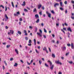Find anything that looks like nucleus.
<instances>
[{
    "instance_id": "obj_1",
    "label": "nucleus",
    "mask_w": 74,
    "mask_h": 74,
    "mask_svg": "<svg viewBox=\"0 0 74 74\" xmlns=\"http://www.w3.org/2000/svg\"><path fill=\"white\" fill-rule=\"evenodd\" d=\"M47 62L48 63H50V69L51 70H53V67H54V65H52V62H51L49 60H48L47 61Z\"/></svg>"
},
{
    "instance_id": "obj_2",
    "label": "nucleus",
    "mask_w": 74,
    "mask_h": 74,
    "mask_svg": "<svg viewBox=\"0 0 74 74\" xmlns=\"http://www.w3.org/2000/svg\"><path fill=\"white\" fill-rule=\"evenodd\" d=\"M40 32V33H39L38 32H37V34L40 37H42V35L41 34L42 33V31L40 29L39 30Z\"/></svg>"
},
{
    "instance_id": "obj_3",
    "label": "nucleus",
    "mask_w": 74,
    "mask_h": 74,
    "mask_svg": "<svg viewBox=\"0 0 74 74\" xmlns=\"http://www.w3.org/2000/svg\"><path fill=\"white\" fill-rule=\"evenodd\" d=\"M56 63L57 64H60V65H62V63L59 62V60H58V61H55Z\"/></svg>"
},
{
    "instance_id": "obj_4",
    "label": "nucleus",
    "mask_w": 74,
    "mask_h": 74,
    "mask_svg": "<svg viewBox=\"0 0 74 74\" xmlns=\"http://www.w3.org/2000/svg\"><path fill=\"white\" fill-rule=\"evenodd\" d=\"M10 33H11L12 34H14V31L11 30H10V32H8V34H10Z\"/></svg>"
},
{
    "instance_id": "obj_5",
    "label": "nucleus",
    "mask_w": 74,
    "mask_h": 74,
    "mask_svg": "<svg viewBox=\"0 0 74 74\" xmlns=\"http://www.w3.org/2000/svg\"><path fill=\"white\" fill-rule=\"evenodd\" d=\"M46 14L48 15V17H49L50 18H51V14L48 13L47 11L46 12Z\"/></svg>"
},
{
    "instance_id": "obj_6",
    "label": "nucleus",
    "mask_w": 74,
    "mask_h": 74,
    "mask_svg": "<svg viewBox=\"0 0 74 74\" xmlns=\"http://www.w3.org/2000/svg\"><path fill=\"white\" fill-rule=\"evenodd\" d=\"M59 5V3H56L54 5V7L56 8V6H58Z\"/></svg>"
},
{
    "instance_id": "obj_7",
    "label": "nucleus",
    "mask_w": 74,
    "mask_h": 74,
    "mask_svg": "<svg viewBox=\"0 0 74 74\" xmlns=\"http://www.w3.org/2000/svg\"><path fill=\"white\" fill-rule=\"evenodd\" d=\"M67 30L68 31H69L70 32H72V30H71V29L70 27H68V28L67 29Z\"/></svg>"
},
{
    "instance_id": "obj_8",
    "label": "nucleus",
    "mask_w": 74,
    "mask_h": 74,
    "mask_svg": "<svg viewBox=\"0 0 74 74\" xmlns=\"http://www.w3.org/2000/svg\"><path fill=\"white\" fill-rule=\"evenodd\" d=\"M42 6V5L41 4H39L38 5V9L40 10V8H41V7Z\"/></svg>"
},
{
    "instance_id": "obj_9",
    "label": "nucleus",
    "mask_w": 74,
    "mask_h": 74,
    "mask_svg": "<svg viewBox=\"0 0 74 74\" xmlns=\"http://www.w3.org/2000/svg\"><path fill=\"white\" fill-rule=\"evenodd\" d=\"M71 48L72 49H74V45L73 43H71Z\"/></svg>"
},
{
    "instance_id": "obj_10",
    "label": "nucleus",
    "mask_w": 74,
    "mask_h": 74,
    "mask_svg": "<svg viewBox=\"0 0 74 74\" xmlns=\"http://www.w3.org/2000/svg\"><path fill=\"white\" fill-rule=\"evenodd\" d=\"M62 48L63 51H65V50L66 49V47H62Z\"/></svg>"
},
{
    "instance_id": "obj_11",
    "label": "nucleus",
    "mask_w": 74,
    "mask_h": 74,
    "mask_svg": "<svg viewBox=\"0 0 74 74\" xmlns=\"http://www.w3.org/2000/svg\"><path fill=\"white\" fill-rule=\"evenodd\" d=\"M52 56L53 58H55V55L54 54H52Z\"/></svg>"
},
{
    "instance_id": "obj_12",
    "label": "nucleus",
    "mask_w": 74,
    "mask_h": 74,
    "mask_svg": "<svg viewBox=\"0 0 74 74\" xmlns=\"http://www.w3.org/2000/svg\"><path fill=\"white\" fill-rule=\"evenodd\" d=\"M35 16L36 18H39V16H38V14H36Z\"/></svg>"
},
{
    "instance_id": "obj_13",
    "label": "nucleus",
    "mask_w": 74,
    "mask_h": 74,
    "mask_svg": "<svg viewBox=\"0 0 74 74\" xmlns=\"http://www.w3.org/2000/svg\"><path fill=\"white\" fill-rule=\"evenodd\" d=\"M23 4H22V6H25V5H26V4L25 3V2L24 1L23 2Z\"/></svg>"
},
{
    "instance_id": "obj_14",
    "label": "nucleus",
    "mask_w": 74,
    "mask_h": 74,
    "mask_svg": "<svg viewBox=\"0 0 74 74\" xmlns=\"http://www.w3.org/2000/svg\"><path fill=\"white\" fill-rule=\"evenodd\" d=\"M11 4H12V6L13 8L14 7V3H13V2H11Z\"/></svg>"
},
{
    "instance_id": "obj_15",
    "label": "nucleus",
    "mask_w": 74,
    "mask_h": 74,
    "mask_svg": "<svg viewBox=\"0 0 74 74\" xmlns=\"http://www.w3.org/2000/svg\"><path fill=\"white\" fill-rule=\"evenodd\" d=\"M15 51L17 54V55L18 54V50H17V49H15Z\"/></svg>"
},
{
    "instance_id": "obj_16",
    "label": "nucleus",
    "mask_w": 74,
    "mask_h": 74,
    "mask_svg": "<svg viewBox=\"0 0 74 74\" xmlns=\"http://www.w3.org/2000/svg\"><path fill=\"white\" fill-rule=\"evenodd\" d=\"M17 33H18V34H19L20 35H21V34H22V32H20V31H18L17 32Z\"/></svg>"
},
{
    "instance_id": "obj_17",
    "label": "nucleus",
    "mask_w": 74,
    "mask_h": 74,
    "mask_svg": "<svg viewBox=\"0 0 74 74\" xmlns=\"http://www.w3.org/2000/svg\"><path fill=\"white\" fill-rule=\"evenodd\" d=\"M39 22H40V19H38L37 21H36V23H38Z\"/></svg>"
},
{
    "instance_id": "obj_18",
    "label": "nucleus",
    "mask_w": 74,
    "mask_h": 74,
    "mask_svg": "<svg viewBox=\"0 0 74 74\" xmlns=\"http://www.w3.org/2000/svg\"><path fill=\"white\" fill-rule=\"evenodd\" d=\"M43 51H46V50H47V47H44V48L43 49Z\"/></svg>"
},
{
    "instance_id": "obj_19",
    "label": "nucleus",
    "mask_w": 74,
    "mask_h": 74,
    "mask_svg": "<svg viewBox=\"0 0 74 74\" xmlns=\"http://www.w3.org/2000/svg\"><path fill=\"white\" fill-rule=\"evenodd\" d=\"M37 27H36L35 28V33H36V32H37Z\"/></svg>"
},
{
    "instance_id": "obj_20",
    "label": "nucleus",
    "mask_w": 74,
    "mask_h": 74,
    "mask_svg": "<svg viewBox=\"0 0 74 74\" xmlns=\"http://www.w3.org/2000/svg\"><path fill=\"white\" fill-rule=\"evenodd\" d=\"M45 66H46V67H49L48 65L46 63H45Z\"/></svg>"
},
{
    "instance_id": "obj_21",
    "label": "nucleus",
    "mask_w": 74,
    "mask_h": 74,
    "mask_svg": "<svg viewBox=\"0 0 74 74\" xmlns=\"http://www.w3.org/2000/svg\"><path fill=\"white\" fill-rule=\"evenodd\" d=\"M33 12H37V10H36V8H35L34 9Z\"/></svg>"
},
{
    "instance_id": "obj_22",
    "label": "nucleus",
    "mask_w": 74,
    "mask_h": 74,
    "mask_svg": "<svg viewBox=\"0 0 74 74\" xmlns=\"http://www.w3.org/2000/svg\"><path fill=\"white\" fill-rule=\"evenodd\" d=\"M44 32L46 33H47V30L45 29L44 28Z\"/></svg>"
},
{
    "instance_id": "obj_23",
    "label": "nucleus",
    "mask_w": 74,
    "mask_h": 74,
    "mask_svg": "<svg viewBox=\"0 0 74 74\" xmlns=\"http://www.w3.org/2000/svg\"><path fill=\"white\" fill-rule=\"evenodd\" d=\"M17 66H18V64L17 63H15L14 65V66H15V67H17Z\"/></svg>"
},
{
    "instance_id": "obj_24",
    "label": "nucleus",
    "mask_w": 74,
    "mask_h": 74,
    "mask_svg": "<svg viewBox=\"0 0 74 74\" xmlns=\"http://www.w3.org/2000/svg\"><path fill=\"white\" fill-rule=\"evenodd\" d=\"M1 7H2V8H3V9L4 8V6H3V5H1L0 6V8H1Z\"/></svg>"
},
{
    "instance_id": "obj_25",
    "label": "nucleus",
    "mask_w": 74,
    "mask_h": 74,
    "mask_svg": "<svg viewBox=\"0 0 74 74\" xmlns=\"http://www.w3.org/2000/svg\"><path fill=\"white\" fill-rule=\"evenodd\" d=\"M24 10L25 12H28V10L26 9H24Z\"/></svg>"
},
{
    "instance_id": "obj_26",
    "label": "nucleus",
    "mask_w": 74,
    "mask_h": 74,
    "mask_svg": "<svg viewBox=\"0 0 74 74\" xmlns=\"http://www.w3.org/2000/svg\"><path fill=\"white\" fill-rule=\"evenodd\" d=\"M5 18H6V19H8V17H7V14H5Z\"/></svg>"
},
{
    "instance_id": "obj_27",
    "label": "nucleus",
    "mask_w": 74,
    "mask_h": 74,
    "mask_svg": "<svg viewBox=\"0 0 74 74\" xmlns=\"http://www.w3.org/2000/svg\"><path fill=\"white\" fill-rule=\"evenodd\" d=\"M29 43H31L32 42V40H29L28 42Z\"/></svg>"
},
{
    "instance_id": "obj_28",
    "label": "nucleus",
    "mask_w": 74,
    "mask_h": 74,
    "mask_svg": "<svg viewBox=\"0 0 74 74\" xmlns=\"http://www.w3.org/2000/svg\"><path fill=\"white\" fill-rule=\"evenodd\" d=\"M60 10H61V11H63V10H64V9L62 8H60Z\"/></svg>"
},
{
    "instance_id": "obj_29",
    "label": "nucleus",
    "mask_w": 74,
    "mask_h": 74,
    "mask_svg": "<svg viewBox=\"0 0 74 74\" xmlns=\"http://www.w3.org/2000/svg\"><path fill=\"white\" fill-rule=\"evenodd\" d=\"M25 39L26 40H28L29 39V38H28V37L26 36L25 37Z\"/></svg>"
},
{
    "instance_id": "obj_30",
    "label": "nucleus",
    "mask_w": 74,
    "mask_h": 74,
    "mask_svg": "<svg viewBox=\"0 0 74 74\" xmlns=\"http://www.w3.org/2000/svg\"><path fill=\"white\" fill-rule=\"evenodd\" d=\"M60 5H61V7H62V6H63V5H62V2H60Z\"/></svg>"
},
{
    "instance_id": "obj_31",
    "label": "nucleus",
    "mask_w": 74,
    "mask_h": 74,
    "mask_svg": "<svg viewBox=\"0 0 74 74\" xmlns=\"http://www.w3.org/2000/svg\"><path fill=\"white\" fill-rule=\"evenodd\" d=\"M16 14L17 15H20V12H16Z\"/></svg>"
},
{
    "instance_id": "obj_32",
    "label": "nucleus",
    "mask_w": 74,
    "mask_h": 74,
    "mask_svg": "<svg viewBox=\"0 0 74 74\" xmlns=\"http://www.w3.org/2000/svg\"><path fill=\"white\" fill-rule=\"evenodd\" d=\"M39 63L40 64H41V63H42V62H41V61L40 60L39 61Z\"/></svg>"
},
{
    "instance_id": "obj_33",
    "label": "nucleus",
    "mask_w": 74,
    "mask_h": 74,
    "mask_svg": "<svg viewBox=\"0 0 74 74\" xmlns=\"http://www.w3.org/2000/svg\"><path fill=\"white\" fill-rule=\"evenodd\" d=\"M51 13H52V14H55V12H54V11H53V10H52L51 11Z\"/></svg>"
},
{
    "instance_id": "obj_34",
    "label": "nucleus",
    "mask_w": 74,
    "mask_h": 74,
    "mask_svg": "<svg viewBox=\"0 0 74 74\" xmlns=\"http://www.w3.org/2000/svg\"><path fill=\"white\" fill-rule=\"evenodd\" d=\"M10 47V45H7L6 46V48H9V47Z\"/></svg>"
},
{
    "instance_id": "obj_35",
    "label": "nucleus",
    "mask_w": 74,
    "mask_h": 74,
    "mask_svg": "<svg viewBox=\"0 0 74 74\" xmlns=\"http://www.w3.org/2000/svg\"><path fill=\"white\" fill-rule=\"evenodd\" d=\"M35 51H36V52L37 53H39V52L38 51H37V49H36L35 50Z\"/></svg>"
},
{
    "instance_id": "obj_36",
    "label": "nucleus",
    "mask_w": 74,
    "mask_h": 74,
    "mask_svg": "<svg viewBox=\"0 0 74 74\" xmlns=\"http://www.w3.org/2000/svg\"><path fill=\"white\" fill-rule=\"evenodd\" d=\"M27 63L28 65H30V64H31V63H29L27 62Z\"/></svg>"
},
{
    "instance_id": "obj_37",
    "label": "nucleus",
    "mask_w": 74,
    "mask_h": 74,
    "mask_svg": "<svg viewBox=\"0 0 74 74\" xmlns=\"http://www.w3.org/2000/svg\"><path fill=\"white\" fill-rule=\"evenodd\" d=\"M61 30L62 32H63V33H64V34H65V32H64V31L63 29H61Z\"/></svg>"
},
{
    "instance_id": "obj_38",
    "label": "nucleus",
    "mask_w": 74,
    "mask_h": 74,
    "mask_svg": "<svg viewBox=\"0 0 74 74\" xmlns=\"http://www.w3.org/2000/svg\"><path fill=\"white\" fill-rule=\"evenodd\" d=\"M41 25L42 26V27H43L44 26V23H42L41 24Z\"/></svg>"
},
{
    "instance_id": "obj_39",
    "label": "nucleus",
    "mask_w": 74,
    "mask_h": 74,
    "mask_svg": "<svg viewBox=\"0 0 74 74\" xmlns=\"http://www.w3.org/2000/svg\"><path fill=\"white\" fill-rule=\"evenodd\" d=\"M64 3L65 4H67V1H66L64 2Z\"/></svg>"
},
{
    "instance_id": "obj_40",
    "label": "nucleus",
    "mask_w": 74,
    "mask_h": 74,
    "mask_svg": "<svg viewBox=\"0 0 74 74\" xmlns=\"http://www.w3.org/2000/svg\"><path fill=\"white\" fill-rule=\"evenodd\" d=\"M13 60L14 59L13 58H11L10 59V61H12V60Z\"/></svg>"
},
{
    "instance_id": "obj_41",
    "label": "nucleus",
    "mask_w": 74,
    "mask_h": 74,
    "mask_svg": "<svg viewBox=\"0 0 74 74\" xmlns=\"http://www.w3.org/2000/svg\"><path fill=\"white\" fill-rule=\"evenodd\" d=\"M29 44H28V46H32V43H29Z\"/></svg>"
},
{
    "instance_id": "obj_42",
    "label": "nucleus",
    "mask_w": 74,
    "mask_h": 74,
    "mask_svg": "<svg viewBox=\"0 0 74 74\" xmlns=\"http://www.w3.org/2000/svg\"><path fill=\"white\" fill-rule=\"evenodd\" d=\"M4 63L5 64L6 66H7V63H6V62L5 61H4Z\"/></svg>"
},
{
    "instance_id": "obj_43",
    "label": "nucleus",
    "mask_w": 74,
    "mask_h": 74,
    "mask_svg": "<svg viewBox=\"0 0 74 74\" xmlns=\"http://www.w3.org/2000/svg\"><path fill=\"white\" fill-rule=\"evenodd\" d=\"M20 21H22V18H20L19 19Z\"/></svg>"
},
{
    "instance_id": "obj_44",
    "label": "nucleus",
    "mask_w": 74,
    "mask_h": 74,
    "mask_svg": "<svg viewBox=\"0 0 74 74\" xmlns=\"http://www.w3.org/2000/svg\"><path fill=\"white\" fill-rule=\"evenodd\" d=\"M39 14L40 15H42V12H39Z\"/></svg>"
},
{
    "instance_id": "obj_45",
    "label": "nucleus",
    "mask_w": 74,
    "mask_h": 74,
    "mask_svg": "<svg viewBox=\"0 0 74 74\" xmlns=\"http://www.w3.org/2000/svg\"><path fill=\"white\" fill-rule=\"evenodd\" d=\"M63 30H66V31H67V30L66 29V28H63Z\"/></svg>"
},
{
    "instance_id": "obj_46",
    "label": "nucleus",
    "mask_w": 74,
    "mask_h": 74,
    "mask_svg": "<svg viewBox=\"0 0 74 74\" xmlns=\"http://www.w3.org/2000/svg\"><path fill=\"white\" fill-rule=\"evenodd\" d=\"M27 32L26 30H24V33H26Z\"/></svg>"
},
{
    "instance_id": "obj_47",
    "label": "nucleus",
    "mask_w": 74,
    "mask_h": 74,
    "mask_svg": "<svg viewBox=\"0 0 74 74\" xmlns=\"http://www.w3.org/2000/svg\"><path fill=\"white\" fill-rule=\"evenodd\" d=\"M14 16H18V15L16 14H14Z\"/></svg>"
},
{
    "instance_id": "obj_48",
    "label": "nucleus",
    "mask_w": 74,
    "mask_h": 74,
    "mask_svg": "<svg viewBox=\"0 0 74 74\" xmlns=\"http://www.w3.org/2000/svg\"><path fill=\"white\" fill-rule=\"evenodd\" d=\"M69 52H68V53H66V56H67V55H69Z\"/></svg>"
},
{
    "instance_id": "obj_49",
    "label": "nucleus",
    "mask_w": 74,
    "mask_h": 74,
    "mask_svg": "<svg viewBox=\"0 0 74 74\" xmlns=\"http://www.w3.org/2000/svg\"><path fill=\"white\" fill-rule=\"evenodd\" d=\"M69 63L70 64H72V63H73V62L72 61L69 62Z\"/></svg>"
},
{
    "instance_id": "obj_50",
    "label": "nucleus",
    "mask_w": 74,
    "mask_h": 74,
    "mask_svg": "<svg viewBox=\"0 0 74 74\" xmlns=\"http://www.w3.org/2000/svg\"><path fill=\"white\" fill-rule=\"evenodd\" d=\"M67 46H68V47H70V46L71 45H70V44H67Z\"/></svg>"
},
{
    "instance_id": "obj_51",
    "label": "nucleus",
    "mask_w": 74,
    "mask_h": 74,
    "mask_svg": "<svg viewBox=\"0 0 74 74\" xmlns=\"http://www.w3.org/2000/svg\"><path fill=\"white\" fill-rule=\"evenodd\" d=\"M5 27L6 29H8V27H7V26H5Z\"/></svg>"
},
{
    "instance_id": "obj_52",
    "label": "nucleus",
    "mask_w": 74,
    "mask_h": 74,
    "mask_svg": "<svg viewBox=\"0 0 74 74\" xmlns=\"http://www.w3.org/2000/svg\"><path fill=\"white\" fill-rule=\"evenodd\" d=\"M29 29H33V27H32L31 26H29Z\"/></svg>"
},
{
    "instance_id": "obj_53",
    "label": "nucleus",
    "mask_w": 74,
    "mask_h": 74,
    "mask_svg": "<svg viewBox=\"0 0 74 74\" xmlns=\"http://www.w3.org/2000/svg\"><path fill=\"white\" fill-rule=\"evenodd\" d=\"M7 10V7H5V11H6Z\"/></svg>"
},
{
    "instance_id": "obj_54",
    "label": "nucleus",
    "mask_w": 74,
    "mask_h": 74,
    "mask_svg": "<svg viewBox=\"0 0 74 74\" xmlns=\"http://www.w3.org/2000/svg\"><path fill=\"white\" fill-rule=\"evenodd\" d=\"M2 44L3 45H5L6 44H7V43L4 42V43H3Z\"/></svg>"
},
{
    "instance_id": "obj_55",
    "label": "nucleus",
    "mask_w": 74,
    "mask_h": 74,
    "mask_svg": "<svg viewBox=\"0 0 74 74\" xmlns=\"http://www.w3.org/2000/svg\"><path fill=\"white\" fill-rule=\"evenodd\" d=\"M65 14H67V10H65Z\"/></svg>"
},
{
    "instance_id": "obj_56",
    "label": "nucleus",
    "mask_w": 74,
    "mask_h": 74,
    "mask_svg": "<svg viewBox=\"0 0 74 74\" xmlns=\"http://www.w3.org/2000/svg\"><path fill=\"white\" fill-rule=\"evenodd\" d=\"M64 25H65V26H68V25L67 24H66V23H64Z\"/></svg>"
},
{
    "instance_id": "obj_57",
    "label": "nucleus",
    "mask_w": 74,
    "mask_h": 74,
    "mask_svg": "<svg viewBox=\"0 0 74 74\" xmlns=\"http://www.w3.org/2000/svg\"><path fill=\"white\" fill-rule=\"evenodd\" d=\"M59 41H57V42H56V44H59Z\"/></svg>"
},
{
    "instance_id": "obj_58",
    "label": "nucleus",
    "mask_w": 74,
    "mask_h": 74,
    "mask_svg": "<svg viewBox=\"0 0 74 74\" xmlns=\"http://www.w3.org/2000/svg\"><path fill=\"white\" fill-rule=\"evenodd\" d=\"M44 36V38H47V37H46V36H45V35H43Z\"/></svg>"
},
{
    "instance_id": "obj_59",
    "label": "nucleus",
    "mask_w": 74,
    "mask_h": 74,
    "mask_svg": "<svg viewBox=\"0 0 74 74\" xmlns=\"http://www.w3.org/2000/svg\"><path fill=\"white\" fill-rule=\"evenodd\" d=\"M27 33H25V36H27Z\"/></svg>"
},
{
    "instance_id": "obj_60",
    "label": "nucleus",
    "mask_w": 74,
    "mask_h": 74,
    "mask_svg": "<svg viewBox=\"0 0 74 74\" xmlns=\"http://www.w3.org/2000/svg\"><path fill=\"white\" fill-rule=\"evenodd\" d=\"M56 26H59V25L58 23H56Z\"/></svg>"
},
{
    "instance_id": "obj_61",
    "label": "nucleus",
    "mask_w": 74,
    "mask_h": 74,
    "mask_svg": "<svg viewBox=\"0 0 74 74\" xmlns=\"http://www.w3.org/2000/svg\"><path fill=\"white\" fill-rule=\"evenodd\" d=\"M1 25H4V23L2 22L1 23Z\"/></svg>"
},
{
    "instance_id": "obj_62",
    "label": "nucleus",
    "mask_w": 74,
    "mask_h": 74,
    "mask_svg": "<svg viewBox=\"0 0 74 74\" xmlns=\"http://www.w3.org/2000/svg\"><path fill=\"white\" fill-rule=\"evenodd\" d=\"M71 18H72V19H74V17H71Z\"/></svg>"
},
{
    "instance_id": "obj_63",
    "label": "nucleus",
    "mask_w": 74,
    "mask_h": 74,
    "mask_svg": "<svg viewBox=\"0 0 74 74\" xmlns=\"http://www.w3.org/2000/svg\"><path fill=\"white\" fill-rule=\"evenodd\" d=\"M71 3H72L73 4H74V1H71Z\"/></svg>"
},
{
    "instance_id": "obj_64",
    "label": "nucleus",
    "mask_w": 74,
    "mask_h": 74,
    "mask_svg": "<svg viewBox=\"0 0 74 74\" xmlns=\"http://www.w3.org/2000/svg\"><path fill=\"white\" fill-rule=\"evenodd\" d=\"M58 74H62V72H59L58 73Z\"/></svg>"
}]
</instances>
